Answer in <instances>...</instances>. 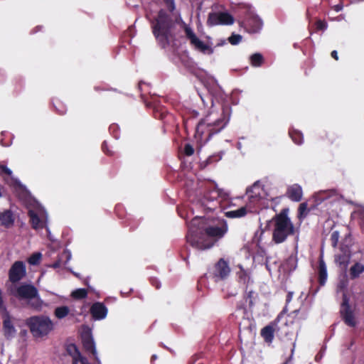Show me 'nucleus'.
I'll list each match as a JSON object with an SVG mask.
<instances>
[{
	"instance_id": "obj_1",
	"label": "nucleus",
	"mask_w": 364,
	"mask_h": 364,
	"mask_svg": "<svg viewBox=\"0 0 364 364\" xmlns=\"http://www.w3.org/2000/svg\"><path fill=\"white\" fill-rule=\"evenodd\" d=\"M163 1L167 10L161 9L150 20V25L152 33L159 46L161 48H166L176 37L174 33L176 25L180 21L181 23L183 21L180 16L174 19L171 15L176 10L175 0H163Z\"/></svg>"
},
{
	"instance_id": "obj_2",
	"label": "nucleus",
	"mask_w": 364,
	"mask_h": 364,
	"mask_svg": "<svg viewBox=\"0 0 364 364\" xmlns=\"http://www.w3.org/2000/svg\"><path fill=\"white\" fill-rule=\"evenodd\" d=\"M230 108L223 107L221 116L213 121L208 117L202 119L196 129L195 137L200 144H206L213 135L220 132L230 120Z\"/></svg>"
},
{
	"instance_id": "obj_3",
	"label": "nucleus",
	"mask_w": 364,
	"mask_h": 364,
	"mask_svg": "<svg viewBox=\"0 0 364 364\" xmlns=\"http://www.w3.org/2000/svg\"><path fill=\"white\" fill-rule=\"evenodd\" d=\"M228 225L225 220L218 221L216 225H208L203 228L204 233L208 237L213 240V242H203L201 237H198L197 232L190 230L186 239L192 247L200 250H205L212 247L215 242L224 237L228 232Z\"/></svg>"
},
{
	"instance_id": "obj_4",
	"label": "nucleus",
	"mask_w": 364,
	"mask_h": 364,
	"mask_svg": "<svg viewBox=\"0 0 364 364\" xmlns=\"http://www.w3.org/2000/svg\"><path fill=\"white\" fill-rule=\"evenodd\" d=\"M289 212V208H284L271 220L273 226L272 241L276 244L284 242L289 236L295 234L296 229L288 216Z\"/></svg>"
},
{
	"instance_id": "obj_5",
	"label": "nucleus",
	"mask_w": 364,
	"mask_h": 364,
	"mask_svg": "<svg viewBox=\"0 0 364 364\" xmlns=\"http://www.w3.org/2000/svg\"><path fill=\"white\" fill-rule=\"evenodd\" d=\"M278 318L274 321L271 322L269 325L264 326L261 329L260 335L263 338L264 341L270 344L272 343L274 337V333L282 341L290 340L292 341L291 338L293 336V333L289 331V330H286L287 328V325L285 323L284 326H278ZM292 348L291 349V354L289 357V358L284 362V364H287L288 362L291 359L294 348H295V342L291 341Z\"/></svg>"
},
{
	"instance_id": "obj_6",
	"label": "nucleus",
	"mask_w": 364,
	"mask_h": 364,
	"mask_svg": "<svg viewBox=\"0 0 364 364\" xmlns=\"http://www.w3.org/2000/svg\"><path fill=\"white\" fill-rule=\"evenodd\" d=\"M26 324L35 338L46 337L54 329L53 322L45 315L31 316L26 319Z\"/></svg>"
},
{
	"instance_id": "obj_7",
	"label": "nucleus",
	"mask_w": 364,
	"mask_h": 364,
	"mask_svg": "<svg viewBox=\"0 0 364 364\" xmlns=\"http://www.w3.org/2000/svg\"><path fill=\"white\" fill-rule=\"evenodd\" d=\"M227 194L222 190L218 188L213 183H209L205 186V191L203 197L200 199V203L205 209L209 211H214L220 204V198L225 199Z\"/></svg>"
},
{
	"instance_id": "obj_8",
	"label": "nucleus",
	"mask_w": 364,
	"mask_h": 364,
	"mask_svg": "<svg viewBox=\"0 0 364 364\" xmlns=\"http://www.w3.org/2000/svg\"><path fill=\"white\" fill-rule=\"evenodd\" d=\"M11 294L19 300L31 301L37 299V300L30 302L29 305L35 309H39L41 307V301L39 299L38 291L33 284H22L15 291H11Z\"/></svg>"
},
{
	"instance_id": "obj_9",
	"label": "nucleus",
	"mask_w": 364,
	"mask_h": 364,
	"mask_svg": "<svg viewBox=\"0 0 364 364\" xmlns=\"http://www.w3.org/2000/svg\"><path fill=\"white\" fill-rule=\"evenodd\" d=\"M339 313L345 324L350 327H355L356 326L357 322L355 316V309L350 304V298L346 292L343 294Z\"/></svg>"
},
{
	"instance_id": "obj_10",
	"label": "nucleus",
	"mask_w": 364,
	"mask_h": 364,
	"mask_svg": "<svg viewBox=\"0 0 364 364\" xmlns=\"http://www.w3.org/2000/svg\"><path fill=\"white\" fill-rule=\"evenodd\" d=\"M182 23L186 37L189 41L190 44L195 48V50L203 54L211 55L213 53V49L210 46L200 40L193 32L192 28L185 22H183Z\"/></svg>"
},
{
	"instance_id": "obj_11",
	"label": "nucleus",
	"mask_w": 364,
	"mask_h": 364,
	"mask_svg": "<svg viewBox=\"0 0 364 364\" xmlns=\"http://www.w3.org/2000/svg\"><path fill=\"white\" fill-rule=\"evenodd\" d=\"M231 269L229 266L228 262L225 261L223 258H220L214 265L212 271L209 273L215 282L222 281L226 279Z\"/></svg>"
},
{
	"instance_id": "obj_12",
	"label": "nucleus",
	"mask_w": 364,
	"mask_h": 364,
	"mask_svg": "<svg viewBox=\"0 0 364 364\" xmlns=\"http://www.w3.org/2000/svg\"><path fill=\"white\" fill-rule=\"evenodd\" d=\"M233 16L228 12H212L208 14L207 24L210 26L216 25H232Z\"/></svg>"
},
{
	"instance_id": "obj_13",
	"label": "nucleus",
	"mask_w": 364,
	"mask_h": 364,
	"mask_svg": "<svg viewBox=\"0 0 364 364\" xmlns=\"http://www.w3.org/2000/svg\"><path fill=\"white\" fill-rule=\"evenodd\" d=\"M26 274V268L22 261H16L9 270V280L16 284L20 282Z\"/></svg>"
},
{
	"instance_id": "obj_14",
	"label": "nucleus",
	"mask_w": 364,
	"mask_h": 364,
	"mask_svg": "<svg viewBox=\"0 0 364 364\" xmlns=\"http://www.w3.org/2000/svg\"><path fill=\"white\" fill-rule=\"evenodd\" d=\"M90 312L95 320H102L107 316L108 310L103 303L97 301L92 304Z\"/></svg>"
},
{
	"instance_id": "obj_15",
	"label": "nucleus",
	"mask_w": 364,
	"mask_h": 364,
	"mask_svg": "<svg viewBox=\"0 0 364 364\" xmlns=\"http://www.w3.org/2000/svg\"><path fill=\"white\" fill-rule=\"evenodd\" d=\"M245 29L250 33L259 32L262 27V21L257 16H252L244 22Z\"/></svg>"
},
{
	"instance_id": "obj_16",
	"label": "nucleus",
	"mask_w": 364,
	"mask_h": 364,
	"mask_svg": "<svg viewBox=\"0 0 364 364\" xmlns=\"http://www.w3.org/2000/svg\"><path fill=\"white\" fill-rule=\"evenodd\" d=\"M262 188L258 183L255 182L251 187L248 188L246 191V195L252 203H256L262 198L261 196Z\"/></svg>"
},
{
	"instance_id": "obj_17",
	"label": "nucleus",
	"mask_w": 364,
	"mask_h": 364,
	"mask_svg": "<svg viewBox=\"0 0 364 364\" xmlns=\"http://www.w3.org/2000/svg\"><path fill=\"white\" fill-rule=\"evenodd\" d=\"M82 343L84 349L97 359V351L95 348V342L90 333H85L82 336Z\"/></svg>"
},
{
	"instance_id": "obj_18",
	"label": "nucleus",
	"mask_w": 364,
	"mask_h": 364,
	"mask_svg": "<svg viewBox=\"0 0 364 364\" xmlns=\"http://www.w3.org/2000/svg\"><path fill=\"white\" fill-rule=\"evenodd\" d=\"M15 221V217L11 210H6L0 213V225L6 228H11Z\"/></svg>"
},
{
	"instance_id": "obj_19",
	"label": "nucleus",
	"mask_w": 364,
	"mask_h": 364,
	"mask_svg": "<svg viewBox=\"0 0 364 364\" xmlns=\"http://www.w3.org/2000/svg\"><path fill=\"white\" fill-rule=\"evenodd\" d=\"M287 196L292 201H300L303 196L301 187L298 184H294L289 186L287 191Z\"/></svg>"
},
{
	"instance_id": "obj_20",
	"label": "nucleus",
	"mask_w": 364,
	"mask_h": 364,
	"mask_svg": "<svg viewBox=\"0 0 364 364\" xmlns=\"http://www.w3.org/2000/svg\"><path fill=\"white\" fill-rule=\"evenodd\" d=\"M3 331L6 338H13L16 333L15 327L11 321L9 314L4 316L3 318Z\"/></svg>"
},
{
	"instance_id": "obj_21",
	"label": "nucleus",
	"mask_w": 364,
	"mask_h": 364,
	"mask_svg": "<svg viewBox=\"0 0 364 364\" xmlns=\"http://www.w3.org/2000/svg\"><path fill=\"white\" fill-rule=\"evenodd\" d=\"M328 274L326 263L323 258V255H321L318 260V281L320 286H323L327 280Z\"/></svg>"
},
{
	"instance_id": "obj_22",
	"label": "nucleus",
	"mask_w": 364,
	"mask_h": 364,
	"mask_svg": "<svg viewBox=\"0 0 364 364\" xmlns=\"http://www.w3.org/2000/svg\"><path fill=\"white\" fill-rule=\"evenodd\" d=\"M28 215L30 218V223L32 228L34 230H38L43 229L45 227V223L39 218L34 210H28Z\"/></svg>"
},
{
	"instance_id": "obj_23",
	"label": "nucleus",
	"mask_w": 364,
	"mask_h": 364,
	"mask_svg": "<svg viewBox=\"0 0 364 364\" xmlns=\"http://www.w3.org/2000/svg\"><path fill=\"white\" fill-rule=\"evenodd\" d=\"M297 267V258L296 256L290 255L282 264V267L284 272L291 273Z\"/></svg>"
},
{
	"instance_id": "obj_24",
	"label": "nucleus",
	"mask_w": 364,
	"mask_h": 364,
	"mask_svg": "<svg viewBox=\"0 0 364 364\" xmlns=\"http://www.w3.org/2000/svg\"><path fill=\"white\" fill-rule=\"evenodd\" d=\"M153 115L154 118L164 121L167 117H171L167 109L161 105H155L153 109Z\"/></svg>"
},
{
	"instance_id": "obj_25",
	"label": "nucleus",
	"mask_w": 364,
	"mask_h": 364,
	"mask_svg": "<svg viewBox=\"0 0 364 364\" xmlns=\"http://www.w3.org/2000/svg\"><path fill=\"white\" fill-rule=\"evenodd\" d=\"M364 272V265L360 262H355L349 270L350 278L355 279Z\"/></svg>"
},
{
	"instance_id": "obj_26",
	"label": "nucleus",
	"mask_w": 364,
	"mask_h": 364,
	"mask_svg": "<svg viewBox=\"0 0 364 364\" xmlns=\"http://www.w3.org/2000/svg\"><path fill=\"white\" fill-rule=\"evenodd\" d=\"M289 135L292 141L297 145H301L304 141L303 134L299 130L294 129H289Z\"/></svg>"
},
{
	"instance_id": "obj_27",
	"label": "nucleus",
	"mask_w": 364,
	"mask_h": 364,
	"mask_svg": "<svg viewBox=\"0 0 364 364\" xmlns=\"http://www.w3.org/2000/svg\"><path fill=\"white\" fill-rule=\"evenodd\" d=\"M264 62L263 55L259 53H255L250 55V63L253 67H260Z\"/></svg>"
},
{
	"instance_id": "obj_28",
	"label": "nucleus",
	"mask_w": 364,
	"mask_h": 364,
	"mask_svg": "<svg viewBox=\"0 0 364 364\" xmlns=\"http://www.w3.org/2000/svg\"><path fill=\"white\" fill-rule=\"evenodd\" d=\"M247 214V209L245 207H241L237 210L228 211L225 213V216L229 218H241Z\"/></svg>"
},
{
	"instance_id": "obj_29",
	"label": "nucleus",
	"mask_w": 364,
	"mask_h": 364,
	"mask_svg": "<svg viewBox=\"0 0 364 364\" xmlns=\"http://www.w3.org/2000/svg\"><path fill=\"white\" fill-rule=\"evenodd\" d=\"M13 172L6 166L0 164V176L3 177L5 182L8 183L9 180L13 179Z\"/></svg>"
},
{
	"instance_id": "obj_30",
	"label": "nucleus",
	"mask_w": 364,
	"mask_h": 364,
	"mask_svg": "<svg viewBox=\"0 0 364 364\" xmlns=\"http://www.w3.org/2000/svg\"><path fill=\"white\" fill-rule=\"evenodd\" d=\"M70 312V309L67 306H58L55 309L54 315L56 318L62 319L66 317Z\"/></svg>"
},
{
	"instance_id": "obj_31",
	"label": "nucleus",
	"mask_w": 364,
	"mask_h": 364,
	"mask_svg": "<svg viewBox=\"0 0 364 364\" xmlns=\"http://www.w3.org/2000/svg\"><path fill=\"white\" fill-rule=\"evenodd\" d=\"M53 107H55V110L57 111V112L59 114L63 115L66 113L67 108H66L65 105L61 102L60 100L54 99L53 100Z\"/></svg>"
},
{
	"instance_id": "obj_32",
	"label": "nucleus",
	"mask_w": 364,
	"mask_h": 364,
	"mask_svg": "<svg viewBox=\"0 0 364 364\" xmlns=\"http://www.w3.org/2000/svg\"><path fill=\"white\" fill-rule=\"evenodd\" d=\"M255 293L252 290H250L248 291L246 290L245 294L243 296V299L246 303H248V306L250 309L255 306Z\"/></svg>"
},
{
	"instance_id": "obj_33",
	"label": "nucleus",
	"mask_w": 364,
	"mask_h": 364,
	"mask_svg": "<svg viewBox=\"0 0 364 364\" xmlns=\"http://www.w3.org/2000/svg\"><path fill=\"white\" fill-rule=\"evenodd\" d=\"M66 351L68 354L73 358V360H76V358L79 357L80 354V352L79 351L76 345L73 343H70L67 346Z\"/></svg>"
},
{
	"instance_id": "obj_34",
	"label": "nucleus",
	"mask_w": 364,
	"mask_h": 364,
	"mask_svg": "<svg viewBox=\"0 0 364 364\" xmlns=\"http://www.w3.org/2000/svg\"><path fill=\"white\" fill-rule=\"evenodd\" d=\"M87 293L84 288L77 289L71 293V296L75 299H83L87 296Z\"/></svg>"
},
{
	"instance_id": "obj_35",
	"label": "nucleus",
	"mask_w": 364,
	"mask_h": 364,
	"mask_svg": "<svg viewBox=\"0 0 364 364\" xmlns=\"http://www.w3.org/2000/svg\"><path fill=\"white\" fill-rule=\"evenodd\" d=\"M307 203H302L299 205V209H298V218L299 219L301 220L304 218L306 217L307 215Z\"/></svg>"
},
{
	"instance_id": "obj_36",
	"label": "nucleus",
	"mask_w": 364,
	"mask_h": 364,
	"mask_svg": "<svg viewBox=\"0 0 364 364\" xmlns=\"http://www.w3.org/2000/svg\"><path fill=\"white\" fill-rule=\"evenodd\" d=\"M42 255L40 252H36L31 255L28 258V262L30 264L36 265L40 263Z\"/></svg>"
},
{
	"instance_id": "obj_37",
	"label": "nucleus",
	"mask_w": 364,
	"mask_h": 364,
	"mask_svg": "<svg viewBox=\"0 0 364 364\" xmlns=\"http://www.w3.org/2000/svg\"><path fill=\"white\" fill-rule=\"evenodd\" d=\"M242 39V37L240 34L232 33L229 38L228 41L231 45L235 46L239 44Z\"/></svg>"
},
{
	"instance_id": "obj_38",
	"label": "nucleus",
	"mask_w": 364,
	"mask_h": 364,
	"mask_svg": "<svg viewBox=\"0 0 364 364\" xmlns=\"http://www.w3.org/2000/svg\"><path fill=\"white\" fill-rule=\"evenodd\" d=\"M237 274L240 282H243L244 284H247L249 282L250 277L245 270L241 269Z\"/></svg>"
},
{
	"instance_id": "obj_39",
	"label": "nucleus",
	"mask_w": 364,
	"mask_h": 364,
	"mask_svg": "<svg viewBox=\"0 0 364 364\" xmlns=\"http://www.w3.org/2000/svg\"><path fill=\"white\" fill-rule=\"evenodd\" d=\"M339 240V232L338 231H333L330 237V241L332 247H336Z\"/></svg>"
},
{
	"instance_id": "obj_40",
	"label": "nucleus",
	"mask_w": 364,
	"mask_h": 364,
	"mask_svg": "<svg viewBox=\"0 0 364 364\" xmlns=\"http://www.w3.org/2000/svg\"><path fill=\"white\" fill-rule=\"evenodd\" d=\"M316 28L318 31H324L327 28V23L325 21L318 20L316 22Z\"/></svg>"
},
{
	"instance_id": "obj_41",
	"label": "nucleus",
	"mask_w": 364,
	"mask_h": 364,
	"mask_svg": "<svg viewBox=\"0 0 364 364\" xmlns=\"http://www.w3.org/2000/svg\"><path fill=\"white\" fill-rule=\"evenodd\" d=\"M184 154L188 156H192L194 154V149L190 144H186L184 146Z\"/></svg>"
},
{
	"instance_id": "obj_42",
	"label": "nucleus",
	"mask_w": 364,
	"mask_h": 364,
	"mask_svg": "<svg viewBox=\"0 0 364 364\" xmlns=\"http://www.w3.org/2000/svg\"><path fill=\"white\" fill-rule=\"evenodd\" d=\"M102 150L107 156L113 155V151L109 149L108 144L106 141H103L102 144Z\"/></svg>"
},
{
	"instance_id": "obj_43",
	"label": "nucleus",
	"mask_w": 364,
	"mask_h": 364,
	"mask_svg": "<svg viewBox=\"0 0 364 364\" xmlns=\"http://www.w3.org/2000/svg\"><path fill=\"white\" fill-rule=\"evenodd\" d=\"M150 284L156 288V289H159L161 287V284L160 281L156 277H151L149 279Z\"/></svg>"
},
{
	"instance_id": "obj_44",
	"label": "nucleus",
	"mask_w": 364,
	"mask_h": 364,
	"mask_svg": "<svg viewBox=\"0 0 364 364\" xmlns=\"http://www.w3.org/2000/svg\"><path fill=\"white\" fill-rule=\"evenodd\" d=\"M336 262L339 263V264L341 265H346L348 262V260L346 259V257L344 255H339L336 259Z\"/></svg>"
},
{
	"instance_id": "obj_45",
	"label": "nucleus",
	"mask_w": 364,
	"mask_h": 364,
	"mask_svg": "<svg viewBox=\"0 0 364 364\" xmlns=\"http://www.w3.org/2000/svg\"><path fill=\"white\" fill-rule=\"evenodd\" d=\"M236 309L237 311H242L244 314H245L247 313V309H246L244 301L238 302L236 306Z\"/></svg>"
},
{
	"instance_id": "obj_46",
	"label": "nucleus",
	"mask_w": 364,
	"mask_h": 364,
	"mask_svg": "<svg viewBox=\"0 0 364 364\" xmlns=\"http://www.w3.org/2000/svg\"><path fill=\"white\" fill-rule=\"evenodd\" d=\"M77 362H80L81 364H89L87 359L85 357H83L81 353L80 356L76 358Z\"/></svg>"
},
{
	"instance_id": "obj_47",
	"label": "nucleus",
	"mask_w": 364,
	"mask_h": 364,
	"mask_svg": "<svg viewBox=\"0 0 364 364\" xmlns=\"http://www.w3.org/2000/svg\"><path fill=\"white\" fill-rule=\"evenodd\" d=\"M94 90L97 92H99V91H105V90H109L110 89H108V88H105V87H100V86H95L94 87ZM112 90L114 91V92H117V89H111Z\"/></svg>"
},
{
	"instance_id": "obj_48",
	"label": "nucleus",
	"mask_w": 364,
	"mask_h": 364,
	"mask_svg": "<svg viewBox=\"0 0 364 364\" xmlns=\"http://www.w3.org/2000/svg\"><path fill=\"white\" fill-rule=\"evenodd\" d=\"M292 297H293V292L289 291L287 295L286 303L289 304L291 301Z\"/></svg>"
},
{
	"instance_id": "obj_49",
	"label": "nucleus",
	"mask_w": 364,
	"mask_h": 364,
	"mask_svg": "<svg viewBox=\"0 0 364 364\" xmlns=\"http://www.w3.org/2000/svg\"><path fill=\"white\" fill-rule=\"evenodd\" d=\"M331 55L333 58H334L336 60H338V53L336 50H333L331 53Z\"/></svg>"
},
{
	"instance_id": "obj_50",
	"label": "nucleus",
	"mask_w": 364,
	"mask_h": 364,
	"mask_svg": "<svg viewBox=\"0 0 364 364\" xmlns=\"http://www.w3.org/2000/svg\"><path fill=\"white\" fill-rule=\"evenodd\" d=\"M360 220H361V223H360L361 228L364 231V213L362 215Z\"/></svg>"
},
{
	"instance_id": "obj_51",
	"label": "nucleus",
	"mask_w": 364,
	"mask_h": 364,
	"mask_svg": "<svg viewBox=\"0 0 364 364\" xmlns=\"http://www.w3.org/2000/svg\"><path fill=\"white\" fill-rule=\"evenodd\" d=\"M157 359L156 355H152L151 357V363H153Z\"/></svg>"
},
{
	"instance_id": "obj_52",
	"label": "nucleus",
	"mask_w": 364,
	"mask_h": 364,
	"mask_svg": "<svg viewBox=\"0 0 364 364\" xmlns=\"http://www.w3.org/2000/svg\"><path fill=\"white\" fill-rule=\"evenodd\" d=\"M117 129V125L115 124H112L110 127H109V131L112 132V131H114V129Z\"/></svg>"
},
{
	"instance_id": "obj_53",
	"label": "nucleus",
	"mask_w": 364,
	"mask_h": 364,
	"mask_svg": "<svg viewBox=\"0 0 364 364\" xmlns=\"http://www.w3.org/2000/svg\"><path fill=\"white\" fill-rule=\"evenodd\" d=\"M58 267H60V262H55V263L53 264V267L57 268Z\"/></svg>"
},
{
	"instance_id": "obj_54",
	"label": "nucleus",
	"mask_w": 364,
	"mask_h": 364,
	"mask_svg": "<svg viewBox=\"0 0 364 364\" xmlns=\"http://www.w3.org/2000/svg\"><path fill=\"white\" fill-rule=\"evenodd\" d=\"M77 360H73V364H77Z\"/></svg>"
},
{
	"instance_id": "obj_55",
	"label": "nucleus",
	"mask_w": 364,
	"mask_h": 364,
	"mask_svg": "<svg viewBox=\"0 0 364 364\" xmlns=\"http://www.w3.org/2000/svg\"><path fill=\"white\" fill-rule=\"evenodd\" d=\"M141 84H142V82H139V89H141Z\"/></svg>"
}]
</instances>
